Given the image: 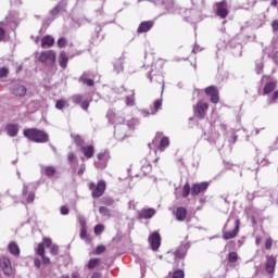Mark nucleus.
<instances>
[{
	"instance_id": "obj_64",
	"label": "nucleus",
	"mask_w": 278,
	"mask_h": 278,
	"mask_svg": "<svg viewBox=\"0 0 278 278\" xmlns=\"http://www.w3.org/2000/svg\"><path fill=\"white\" fill-rule=\"evenodd\" d=\"M61 278H71V277H68L67 275H64V276H62Z\"/></svg>"
},
{
	"instance_id": "obj_14",
	"label": "nucleus",
	"mask_w": 278,
	"mask_h": 278,
	"mask_svg": "<svg viewBox=\"0 0 278 278\" xmlns=\"http://www.w3.org/2000/svg\"><path fill=\"white\" fill-rule=\"evenodd\" d=\"M238 231H240V219L236 220V227L231 231L224 232V240H231L238 236Z\"/></svg>"
},
{
	"instance_id": "obj_34",
	"label": "nucleus",
	"mask_w": 278,
	"mask_h": 278,
	"mask_svg": "<svg viewBox=\"0 0 278 278\" xmlns=\"http://www.w3.org/2000/svg\"><path fill=\"white\" fill-rule=\"evenodd\" d=\"M99 262H100L99 258H91L89 261L88 268H90V269L94 268V266H97V264H99Z\"/></svg>"
},
{
	"instance_id": "obj_47",
	"label": "nucleus",
	"mask_w": 278,
	"mask_h": 278,
	"mask_svg": "<svg viewBox=\"0 0 278 278\" xmlns=\"http://www.w3.org/2000/svg\"><path fill=\"white\" fill-rule=\"evenodd\" d=\"M8 73H10V71L7 67L1 68V77H8Z\"/></svg>"
},
{
	"instance_id": "obj_32",
	"label": "nucleus",
	"mask_w": 278,
	"mask_h": 278,
	"mask_svg": "<svg viewBox=\"0 0 278 278\" xmlns=\"http://www.w3.org/2000/svg\"><path fill=\"white\" fill-rule=\"evenodd\" d=\"M182 257H186V251H185V250H181V249H178V250L175 252V258H176V260H182Z\"/></svg>"
},
{
	"instance_id": "obj_11",
	"label": "nucleus",
	"mask_w": 278,
	"mask_h": 278,
	"mask_svg": "<svg viewBox=\"0 0 278 278\" xmlns=\"http://www.w3.org/2000/svg\"><path fill=\"white\" fill-rule=\"evenodd\" d=\"M208 186H210V184H207V182L194 184L191 187L192 197H197L198 194H201V192H205L207 190Z\"/></svg>"
},
{
	"instance_id": "obj_51",
	"label": "nucleus",
	"mask_w": 278,
	"mask_h": 278,
	"mask_svg": "<svg viewBox=\"0 0 278 278\" xmlns=\"http://www.w3.org/2000/svg\"><path fill=\"white\" fill-rule=\"evenodd\" d=\"M67 160L73 162L75 160V154L73 152L68 153Z\"/></svg>"
},
{
	"instance_id": "obj_42",
	"label": "nucleus",
	"mask_w": 278,
	"mask_h": 278,
	"mask_svg": "<svg viewBox=\"0 0 278 278\" xmlns=\"http://www.w3.org/2000/svg\"><path fill=\"white\" fill-rule=\"evenodd\" d=\"M114 68L117 73H121L123 71V63L121 62L115 63Z\"/></svg>"
},
{
	"instance_id": "obj_48",
	"label": "nucleus",
	"mask_w": 278,
	"mask_h": 278,
	"mask_svg": "<svg viewBox=\"0 0 278 278\" xmlns=\"http://www.w3.org/2000/svg\"><path fill=\"white\" fill-rule=\"evenodd\" d=\"M61 214H62L63 216L68 215V207L62 206V207H61Z\"/></svg>"
},
{
	"instance_id": "obj_40",
	"label": "nucleus",
	"mask_w": 278,
	"mask_h": 278,
	"mask_svg": "<svg viewBox=\"0 0 278 278\" xmlns=\"http://www.w3.org/2000/svg\"><path fill=\"white\" fill-rule=\"evenodd\" d=\"M58 47H60V49H64V47H66V39L65 38H60L58 40Z\"/></svg>"
},
{
	"instance_id": "obj_55",
	"label": "nucleus",
	"mask_w": 278,
	"mask_h": 278,
	"mask_svg": "<svg viewBox=\"0 0 278 278\" xmlns=\"http://www.w3.org/2000/svg\"><path fill=\"white\" fill-rule=\"evenodd\" d=\"M273 99H274V101H277V99H278V91H275V92H274Z\"/></svg>"
},
{
	"instance_id": "obj_35",
	"label": "nucleus",
	"mask_w": 278,
	"mask_h": 278,
	"mask_svg": "<svg viewBox=\"0 0 278 278\" xmlns=\"http://www.w3.org/2000/svg\"><path fill=\"white\" fill-rule=\"evenodd\" d=\"M105 252V245H98L94 250L96 255H101V253Z\"/></svg>"
},
{
	"instance_id": "obj_59",
	"label": "nucleus",
	"mask_w": 278,
	"mask_h": 278,
	"mask_svg": "<svg viewBox=\"0 0 278 278\" xmlns=\"http://www.w3.org/2000/svg\"><path fill=\"white\" fill-rule=\"evenodd\" d=\"M27 190H28V189H27V186L24 185V189H23V194H24V195L27 194Z\"/></svg>"
},
{
	"instance_id": "obj_23",
	"label": "nucleus",
	"mask_w": 278,
	"mask_h": 278,
	"mask_svg": "<svg viewBox=\"0 0 278 278\" xmlns=\"http://www.w3.org/2000/svg\"><path fill=\"white\" fill-rule=\"evenodd\" d=\"M188 214V212L186 211L185 207H178L176 211V218L177 220H186V215Z\"/></svg>"
},
{
	"instance_id": "obj_61",
	"label": "nucleus",
	"mask_w": 278,
	"mask_h": 278,
	"mask_svg": "<svg viewBox=\"0 0 278 278\" xmlns=\"http://www.w3.org/2000/svg\"><path fill=\"white\" fill-rule=\"evenodd\" d=\"M94 166H96V168H101V165H99V162H94Z\"/></svg>"
},
{
	"instance_id": "obj_39",
	"label": "nucleus",
	"mask_w": 278,
	"mask_h": 278,
	"mask_svg": "<svg viewBox=\"0 0 278 278\" xmlns=\"http://www.w3.org/2000/svg\"><path fill=\"white\" fill-rule=\"evenodd\" d=\"M78 223L81 228L86 227V217H84V215H78Z\"/></svg>"
},
{
	"instance_id": "obj_3",
	"label": "nucleus",
	"mask_w": 278,
	"mask_h": 278,
	"mask_svg": "<svg viewBox=\"0 0 278 278\" xmlns=\"http://www.w3.org/2000/svg\"><path fill=\"white\" fill-rule=\"evenodd\" d=\"M114 136L117 140H125L126 136L131 131V126L121 122V118L115 119Z\"/></svg>"
},
{
	"instance_id": "obj_30",
	"label": "nucleus",
	"mask_w": 278,
	"mask_h": 278,
	"mask_svg": "<svg viewBox=\"0 0 278 278\" xmlns=\"http://www.w3.org/2000/svg\"><path fill=\"white\" fill-rule=\"evenodd\" d=\"M45 173L48 177H53V175H55V167L53 166L45 167Z\"/></svg>"
},
{
	"instance_id": "obj_22",
	"label": "nucleus",
	"mask_w": 278,
	"mask_h": 278,
	"mask_svg": "<svg viewBox=\"0 0 278 278\" xmlns=\"http://www.w3.org/2000/svg\"><path fill=\"white\" fill-rule=\"evenodd\" d=\"M59 64L61 68H66V64H68V54H66V52H61L59 56Z\"/></svg>"
},
{
	"instance_id": "obj_15",
	"label": "nucleus",
	"mask_w": 278,
	"mask_h": 278,
	"mask_svg": "<svg viewBox=\"0 0 278 278\" xmlns=\"http://www.w3.org/2000/svg\"><path fill=\"white\" fill-rule=\"evenodd\" d=\"M206 94H208V97H211V101L212 103H218V90L216 89V87H208L205 89Z\"/></svg>"
},
{
	"instance_id": "obj_12",
	"label": "nucleus",
	"mask_w": 278,
	"mask_h": 278,
	"mask_svg": "<svg viewBox=\"0 0 278 278\" xmlns=\"http://www.w3.org/2000/svg\"><path fill=\"white\" fill-rule=\"evenodd\" d=\"M11 92L14 97H25V94H27V87H25V85L15 84L12 86Z\"/></svg>"
},
{
	"instance_id": "obj_9",
	"label": "nucleus",
	"mask_w": 278,
	"mask_h": 278,
	"mask_svg": "<svg viewBox=\"0 0 278 278\" xmlns=\"http://www.w3.org/2000/svg\"><path fill=\"white\" fill-rule=\"evenodd\" d=\"M216 14L220 18H227L229 11L227 10V1L223 0L222 2L216 3Z\"/></svg>"
},
{
	"instance_id": "obj_53",
	"label": "nucleus",
	"mask_w": 278,
	"mask_h": 278,
	"mask_svg": "<svg viewBox=\"0 0 278 278\" xmlns=\"http://www.w3.org/2000/svg\"><path fill=\"white\" fill-rule=\"evenodd\" d=\"M71 278H80L78 271L72 273Z\"/></svg>"
},
{
	"instance_id": "obj_21",
	"label": "nucleus",
	"mask_w": 278,
	"mask_h": 278,
	"mask_svg": "<svg viewBox=\"0 0 278 278\" xmlns=\"http://www.w3.org/2000/svg\"><path fill=\"white\" fill-rule=\"evenodd\" d=\"M53 45H55V39H53V37L51 36H45L41 39V47L45 49V47H53Z\"/></svg>"
},
{
	"instance_id": "obj_60",
	"label": "nucleus",
	"mask_w": 278,
	"mask_h": 278,
	"mask_svg": "<svg viewBox=\"0 0 278 278\" xmlns=\"http://www.w3.org/2000/svg\"><path fill=\"white\" fill-rule=\"evenodd\" d=\"M76 142H77V144H80L81 139L79 138V136L76 137Z\"/></svg>"
},
{
	"instance_id": "obj_54",
	"label": "nucleus",
	"mask_w": 278,
	"mask_h": 278,
	"mask_svg": "<svg viewBox=\"0 0 278 278\" xmlns=\"http://www.w3.org/2000/svg\"><path fill=\"white\" fill-rule=\"evenodd\" d=\"M85 170H86V167H80V169L78 170V175H84V173H85Z\"/></svg>"
},
{
	"instance_id": "obj_56",
	"label": "nucleus",
	"mask_w": 278,
	"mask_h": 278,
	"mask_svg": "<svg viewBox=\"0 0 278 278\" xmlns=\"http://www.w3.org/2000/svg\"><path fill=\"white\" fill-rule=\"evenodd\" d=\"M104 155H105L104 153H99V154L97 155V159H98V160H103Z\"/></svg>"
},
{
	"instance_id": "obj_2",
	"label": "nucleus",
	"mask_w": 278,
	"mask_h": 278,
	"mask_svg": "<svg viewBox=\"0 0 278 278\" xmlns=\"http://www.w3.org/2000/svg\"><path fill=\"white\" fill-rule=\"evenodd\" d=\"M24 136L25 138H28V140H31L33 142H49V135H47V132H45L43 130H38L36 128H28L24 130Z\"/></svg>"
},
{
	"instance_id": "obj_24",
	"label": "nucleus",
	"mask_w": 278,
	"mask_h": 278,
	"mask_svg": "<svg viewBox=\"0 0 278 278\" xmlns=\"http://www.w3.org/2000/svg\"><path fill=\"white\" fill-rule=\"evenodd\" d=\"M79 81L81 84H86L87 86H94V80L88 78V73H84L80 78Z\"/></svg>"
},
{
	"instance_id": "obj_13",
	"label": "nucleus",
	"mask_w": 278,
	"mask_h": 278,
	"mask_svg": "<svg viewBox=\"0 0 278 278\" xmlns=\"http://www.w3.org/2000/svg\"><path fill=\"white\" fill-rule=\"evenodd\" d=\"M275 266H277V257L267 256L266 273H268V275H273V273H275Z\"/></svg>"
},
{
	"instance_id": "obj_5",
	"label": "nucleus",
	"mask_w": 278,
	"mask_h": 278,
	"mask_svg": "<svg viewBox=\"0 0 278 278\" xmlns=\"http://www.w3.org/2000/svg\"><path fill=\"white\" fill-rule=\"evenodd\" d=\"M38 62L45 64L46 66H53V64H55V51H42L38 58Z\"/></svg>"
},
{
	"instance_id": "obj_45",
	"label": "nucleus",
	"mask_w": 278,
	"mask_h": 278,
	"mask_svg": "<svg viewBox=\"0 0 278 278\" xmlns=\"http://www.w3.org/2000/svg\"><path fill=\"white\" fill-rule=\"evenodd\" d=\"M35 199H36V194L29 193L26 201H27V203H34Z\"/></svg>"
},
{
	"instance_id": "obj_36",
	"label": "nucleus",
	"mask_w": 278,
	"mask_h": 278,
	"mask_svg": "<svg viewBox=\"0 0 278 278\" xmlns=\"http://www.w3.org/2000/svg\"><path fill=\"white\" fill-rule=\"evenodd\" d=\"M103 229H104L103 225H97V226L94 227V233H96V236H100V233H103Z\"/></svg>"
},
{
	"instance_id": "obj_50",
	"label": "nucleus",
	"mask_w": 278,
	"mask_h": 278,
	"mask_svg": "<svg viewBox=\"0 0 278 278\" xmlns=\"http://www.w3.org/2000/svg\"><path fill=\"white\" fill-rule=\"evenodd\" d=\"M35 266H36V268H40V266H41V264H42V262L40 261V258H35Z\"/></svg>"
},
{
	"instance_id": "obj_62",
	"label": "nucleus",
	"mask_w": 278,
	"mask_h": 278,
	"mask_svg": "<svg viewBox=\"0 0 278 278\" xmlns=\"http://www.w3.org/2000/svg\"><path fill=\"white\" fill-rule=\"evenodd\" d=\"M164 88H165V85H164V83H163V85H162V92H161V94H164Z\"/></svg>"
},
{
	"instance_id": "obj_25",
	"label": "nucleus",
	"mask_w": 278,
	"mask_h": 278,
	"mask_svg": "<svg viewBox=\"0 0 278 278\" xmlns=\"http://www.w3.org/2000/svg\"><path fill=\"white\" fill-rule=\"evenodd\" d=\"M170 144V140L168 137H163L160 141L159 151H164V149L168 148Z\"/></svg>"
},
{
	"instance_id": "obj_63",
	"label": "nucleus",
	"mask_w": 278,
	"mask_h": 278,
	"mask_svg": "<svg viewBox=\"0 0 278 278\" xmlns=\"http://www.w3.org/2000/svg\"><path fill=\"white\" fill-rule=\"evenodd\" d=\"M112 203H113V201H112V200H109V201L106 202V205H112Z\"/></svg>"
},
{
	"instance_id": "obj_37",
	"label": "nucleus",
	"mask_w": 278,
	"mask_h": 278,
	"mask_svg": "<svg viewBox=\"0 0 278 278\" xmlns=\"http://www.w3.org/2000/svg\"><path fill=\"white\" fill-rule=\"evenodd\" d=\"M172 278H184V270L178 269V270L174 271Z\"/></svg>"
},
{
	"instance_id": "obj_43",
	"label": "nucleus",
	"mask_w": 278,
	"mask_h": 278,
	"mask_svg": "<svg viewBox=\"0 0 278 278\" xmlns=\"http://www.w3.org/2000/svg\"><path fill=\"white\" fill-rule=\"evenodd\" d=\"M273 248V239L268 238L265 242V249L270 250Z\"/></svg>"
},
{
	"instance_id": "obj_41",
	"label": "nucleus",
	"mask_w": 278,
	"mask_h": 278,
	"mask_svg": "<svg viewBox=\"0 0 278 278\" xmlns=\"http://www.w3.org/2000/svg\"><path fill=\"white\" fill-rule=\"evenodd\" d=\"M154 110L157 112V110H162V99H159L154 102Z\"/></svg>"
},
{
	"instance_id": "obj_18",
	"label": "nucleus",
	"mask_w": 278,
	"mask_h": 278,
	"mask_svg": "<svg viewBox=\"0 0 278 278\" xmlns=\"http://www.w3.org/2000/svg\"><path fill=\"white\" fill-rule=\"evenodd\" d=\"M153 216H155V210L153 208H144L139 213V218L149 219L153 218Z\"/></svg>"
},
{
	"instance_id": "obj_57",
	"label": "nucleus",
	"mask_w": 278,
	"mask_h": 278,
	"mask_svg": "<svg viewBox=\"0 0 278 278\" xmlns=\"http://www.w3.org/2000/svg\"><path fill=\"white\" fill-rule=\"evenodd\" d=\"M277 3H278L277 0H273L270 5H273V8H277Z\"/></svg>"
},
{
	"instance_id": "obj_4",
	"label": "nucleus",
	"mask_w": 278,
	"mask_h": 278,
	"mask_svg": "<svg viewBox=\"0 0 278 278\" xmlns=\"http://www.w3.org/2000/svg\"><path fill=\"white\" fill-rule=\"evenodd\" d=\"M105 181L99 180L96 185L94 182L89 184V190H91V197L93 199H99L100 197H103V193L105 192Z\"/></svg>"
},
{
	"instance_id": "obj_27",
	"label": "nucleus",
	"mask_w": 278,
	"mask_h": 278,
	"mask_svg": "<svg viewBox=\"0 0 278 278\" xmlns=\"http://www.w3.org/2000/svg\"><path fill=\"white\" fill-rule=\"evenodd\" d=\"M66 8V1L62 0L52 11L51 14L55 15L60 12V10H64Z\"/></svg>"
},
{
	"instance_id": "obj_52",
	"label": "nucleus",
	"mask_w": 278,
	"mask_h": 278,
	"mask_svg": "<svg viewBox=\"0 0 278 278\" xmlns=\"http://www.w3.org/2000/svg\"><path fill=\"white\" fill-rule=\"evenodd\" d=\"M91 278H101V273L94 271Z\"/></svg>"
},
{
	"instance_id": "obj_8",
	"label": "nucleus",
	"mask_w": 278,
	"mask_h": 278,
	"mask_svg": "<svg viewBox=\"0 0 278 278\" xmlns=\"http://www.w3.org/2000/svg\"><path fill=\"white\" fill-rule=\"evenodd\" d=\"M148 242L152 251H157L160 249V245L162 244V238L160 237V232L154 231L152 235H150Z\"/></svg>"
},
{
	"instance_id": "obj_58",
	"label": "nucleus",
	"mask_w": 278,
	"mask_h": 278,
	"mask_svg": "<svg viewBox=\"0 0 278 278\" xmlns=\"http://www.w3.org/2000/svg\"><path fill=\"white\" fill-rule=\"evenodd\" d=\"M255 242H256V244H260L262 242V238L261 237H256Z\"/></svg>"
},
{
	"instance_id": "obj_38",
	"label": "nucleus",
	"mask_w": 278,
	"mask_h": 278,
	"mask_svg": "<svg viewBox=\"0 0 278 278\" xmlns=\"http://www.w3.org/2000/svg\"><path fill=\"white\" fill-rule=\"evenodd\" d=\"M126 105H134V92H131V96L126 97Z\"/></svg>"
},
{
	"instance_id": "obj_10",
	"label": "nucleus",
	"mask_w": 278,
	"mask_h": 278,
	"mask_svg": "<svg viewBox=\"0 0 278 278\" xmlns=\"http://www.w3.org/2000/svg\"><path fill=\"white\" fill-rule=\"evenodd\" d=\"M2 270L5 277H14V269L12 268V263L10 258L2 257Z\"/></svg>"
},
{
	"instance_id": "obj_17",
	"label": "nucleus",
	"mask_w": 278,
	"mask_h": 278,
	"mask_svg": "<svg viewBox=\"0 0 278 278\" xmlns=\"http://www.w3.org/2000/svg\"><path fill=\"white\" fill-rule=\"evenodd\" d=\"M5 131L8 136H11V138H14L16 134H18V125L16 124H9L5 126Z\"/></svg>"
},
{
	"instance_id": "obj_29",
	"label": "nucleus",
	"mask_w": 278,
	"mask_h": 278,
	"mask_svg": "<svg viewBox=\"0 0 278 278\" xmlns=\"http://www.w3.org/2000/svg\"><path fill=\"white\" fill-rule=\"evenodd\" d=\"M228 262H230V264H236V262H238V253L237 252H230L228 254Z\"/></svg>"
},
{
	"instance_id": "obj_19",
	"label": "nucleus",
	"mask_w": 278,
	"mask_h": 278,
	"mask_svg": "<svg viewBox=\"0 0 278 278\" xmlns=\"http://www.w3.org/2000/svg\"><path fill=\"white\" fill-rule=\"evenodd\" d=\"M152 27H153V22H151V21L142 22L138 27V33L144 34V33L149 31Z\"/></svg>"
},
{
	"instance_id": "obj_16",
	"label": "nucleus",
	"mask_w": 278,
	"mask_h": 278,
	"mask_svg": "<svg viewBox=\"0 0 278 278\" xmlns=\"http://www.w3.org/2000/svg\"><path fill=\"white\" fill-rule=\"evenodd\" d=\"M8 251L11 255H14V257H18V255H21V248H18V244L14 241L9 243Z\"/></svg>"
},
{
	"instance_id": "obj_20",
	"label": "nucleus",
	"mask_w": 278,
	"mask_h": 278,
	"mask_svg": "<svg viewBox=\"0 0 278 278\" xmlns=\"http://www.w3.org/2000/svg\"><path fill=\"white\" fill-rule=\"evenodd\" d=\"M81 153H84L85 157L90 160L92 155H94V147L92 146H87V147H81L80 148Z\"/></svg>"
},
{
	"instance_id": "obj_46",
	"label": "nucleus",
	"mask_w": 278,
	"mask_h": 278,
	"mask_svg": "<svg viewBox=\"0 0 278 278\" xmlns=\"http://www.w3.org/2000/svg\"><path fill=\"white\" fill-rule=\"evenodd\" d=\"M264 68V64L262 62L256 64V73L260 75L262 73V70Z\"/></svg>"
},
{
	"instance_id": "obj_28",
	"label": "nucleus",
	"mask_w": 278,
	"mask_h": 278,
	"mask_svg": "<svg viewBox=\"0 0 278 278\" xmlns=\"http://www.w3.org/2000/svg\"><path fill=\"white\" fill-rule=\"evenodd\" d=\"M70 104L66 100H59L56 101L55 108L56 110H64V108H68Z\"/></svg>"
},
{
	"instance_id": "obj_31",
	"label": "nucleus",
	"mask_w": 278,
	"mask_h": 278,
	"mask_svg": "<svg viewBox=\"0 0 278 278\" xmlns=\"http://www.w3.org/2000/svg\"><path fill=\"white\" fill-rule=\"evenodd\" d=\"M190 195V184H185L182 189V197L184 199L188 198Z\"/></svg>"
},
{
	"instance_id": "obj_33",
	"label": "nucleus",
	"mask_w": 278,
	"mask_h": 278,
	"mask_svg": "<svg viewBox=\"0 0 278 278\" xmlns=\"http://www.w3.org/2000/svg\"><path fill=\"white\" fill-rule=\"evenodd\" d=\"M99 212L102 216H110V208L105 207V206H101L99 208Z\"/></svg>"
},
{
	"instance_id": "obj_44",
	"label": "nucleus",
	"mask_w": 278,
	"mask_h": 278,
	"mask_svg": "<svg viewBox=\"0 0 278 278\" xmlns=\"http://www.w3.org/2000/svg\"><path fill=\"white\" fill-rule=\"evenodd\" d=\"M86 236H88V230L86 229V227H83L80 231V238L85 240Z\"/></svg>"
},
{
	"instance_id": "obj_1",
	"label": "nucleus",
	"mask_w": 278,
	"mask_h": 278,
	"mask_svg": "<svg viewBox=\"0 0 278 278\" xmlns=\"http://www.w3.org/2000/svg\"><path fill=\"white\" fill-rule=\"evenodd\" d=\"M45 247L50 249L51 255H58L60 249L56 244H53L50 238H43V243H39L36 253L41 257L43 264H51V260L45 255Z\"/></svg>"
},
{
	"instance_id": "obj_6",
	"label": "nucleus",
	"mask_w": 278,
	"mask_h": 278,
	"mask_svg": "<svg viewBox=\"0 0 278 278\" xmlns=\"http://www.w3.org/2000/svg\"><path fill=\"white\" fill-rule=\"evenodd\" d=\"M70 101L74 103V105H80L81 110L85 112L90 108V100L86 99L83 94H74L70 98Z\"/></svg>"
},
{
	"instance_id": "obj_26",
	"label": "nucleus",
	"mask_w": 278,
	"mask_h": 278,
	"mask_svg": "<svg viewBox=\"0 0 278 278\" xmlns=\"http://www.w3.org/2000/svg\"><path fill=\"white\" fill-rule=\"evenodd\" d=\"M275 88H277V85H275V83H267L264 87V94H270V92H273Z\"/></svg>"
},
{
	"instance_id": "obj_49",
	"label": "nucleus",
	"mask_w": 278,
	"mask_h": 278,
	"mask_svg": "<svg viewBox=\"0 0 278 278\" xmlns=\"http://www.w3.org/2000/svg\"><path fill=\"white\" fill-rule=\"evenodd\" d=\"M274 31H278V20H275L271 24Z\"/></svg>"
},
{
	"instance_id": "obj_7",
	"label": "nucleus",
	"mask_w": 278,
	"mask_h": 278,
	"mask_svg": "<svg viewBox=\"0 0 278 278\" xmlns=\"http://www.w3.org/2000/svg\"><path fill=\"white\" fill-rule=\"evenodd\" d=\"M210 105L207 102L199 101L194 106H193V112L197 118L203 119L205 118V114H207Z\"/></svg>"
}]
</instances>
